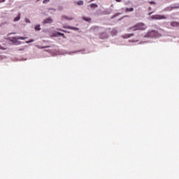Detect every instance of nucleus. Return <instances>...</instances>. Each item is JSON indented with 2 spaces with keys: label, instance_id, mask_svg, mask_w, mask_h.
<instances>
[{
  "label": "nucleus",
  "instance_id": "obj_16",
  "mask_svg": "<svg viewBox=\"0 0 179 179\" xmlns=\"http://www.w3.org/2000/svg\"><path fill=\"white\" fill-rule=\"evenodd\" d=\"M125 12H134V8H126Z\"/></svg>",
  "mask_w": 179,
  "mask_h": 179
},
{
  "label": "nucleus",
  "instance_id": "obj_32",
  "mask_svg": "<svg viewBox=\"0 0 179 179\" xmlns=\"http://www.w3.org/2000/svg\"><path fill=\"white\" fill-rule=\"evenodd\" d=\"M103 15H110V12H105L103 13Z\"/></svg>",
  "mask_w": 179,
  "mask_h": 179
},
{
  "label": "nucleus",
  "instance_id": "obj_22",
  "mask_svg": "<svg viewBox=\"0 0 179 179\" xmlns=\"http://www.w3.org/2000/svg\"><path fill=\"white\" fill-rule=\"evenodd\" d=\"M178 8H179V6H172V7H171L170 10H173V9H178Z\"/></svg>",
  "mask_w": 179,
  "mask_h": 179
},
{
  "label": "nucleus",
  "instance_id": "obj_23",
  "mask_svg": "<svg viewBox=\"0 0 179 179\" xmlns=\"http://www.w3.org/2000/svg\"><path fill=\"white\" fill-rule=\"evenodd\" d=\"M117 16H120V13L115 14L114 15H113L111 17V19H115V17H117Z\"/></svg>",
  "mask_w": 179,
  "mask_h": 179
},
{
  "label": "nucleus",
  "instance_id": "obj_8",
  "mask_svg": "<svg viewBox=\"0 0 179 179\" xmlns=\"http://www.w3.org/2000/svg\"><path fill=\"white\" fill-rule=\"evenodd\" d=\"M95 16H100L101 15H103V13L101 11V10H97L95 13H94Z\"/></svg>",
  "mask_w": 179,
  "mask_h": 179
},
{
  "label": "nucleus",
  "instance_id": "obj_34",
  "mask_svg": "<svg viewBox=\"0 0 179 179\" xmlns=\"http://www.w3.org/2000/svg\"><path fill=\"white\" fill-rule=\"evenodd\" d=\"M61 31H64V33H68V31H66L65 30H61Z\"/></svg>",
  "mask_w": 179,
  "mask_h": 179
},
{
  "label": "nucleus",
  "instance_id": "obj_37",
  "mask_svg": "<svg viewBox=\"0 0 179 179\" xmlns=\"http://www.w3.org/2000/svg\"><path fill=\"white\" fill-rule=\"evenodd\" d=\"M124 17H129V15H126V16H124Z\"/></svg>",
  "mask_w": 179,
  "mask_h": 179
},
{
  "label": "nucleus",
  "instance_id": "obj_30",
  "mask_svg": "<svg viewBox=\"0 0 179 179\" xmlns=\"http://www.w3.org/2000/svg\"><path fill=\"white\" fill-rule=\"evenodd\" d=\"M76 52H80V50L72 52H70L69 54H76Z\"/></svg>",
  "mask_w": 179,
  "mask_h": 179
},
{
  "label": "nucleus",
  "instance_id": "obj_33",
  "mask_svg": "<svg viewBox=\"0 0 179 179\" xmlns=\"http://www.w3.org/2000/svg\"><path fill=\"white\" fill-rule=\"evenodd\" d=\"M0 50H6V48H3V47L0 45Z\"/></svg>",
  "mask_w": 179,
  "mask_h": 179
},
{
  "label": "nucleus",
  "instance_id": "obj_26",
  "mask_svg": "<svg viewBox=\"0 0 179 179\" xmlns=\"http://www.w3.org/2000/svg\"><path fill=\"white\" fill-rule=\"evenodd\" d=\"M50 2V0H43V3H48Z\"/></svg>",
  "mask_w": 179,
  "mask_h": 179
},
{
  "label": "nucleus",
  "instance_id": "obj_39",
  "mask_svg": "<svg viewBox=\"0 0 179 179\" xmlns=\"http://www.w3.org/2000/svg\"><path fill=\"white\" fill-rule=\"evenodd\" d=\"M92 1H94V0H92Z\"/></svg>",
  "mask_w": 179,
  "mask_h": 179
},
{
  "label": "nucleus",
  "instance_id": "obj_10",
  "mask_svg": "<svg viewBox=\"0 0 179 179\" xmlns=\"http://www.w3.org/2000/svg\"><path fill=\"white\" fill-rule=\"evenodd\" d=\"M90 6L91 9H96V8H99V5H97V3H91Z\"/></svg>",
  "mask_w": 179,
  "mask_h": 179
},
{
  "label": "nucleus",
  "instance_id": "obj_20",
  "mask_svg": "<svg viewBox=\"0 0 179 179\" xmlns=\"http://www.w3.org/2000/svg\"><path fill=\"white\" fill-rule=\"evenodd\" d=\"M30 43H34V39H30L29 41H26L27 44H30Z\"/></svg>",
  "mask_w": 179,
  "mask_h": 179
},
{
  "label": "nucleus",
  "instance_id": "obj_13",
  "mask_svg": "<svg viewBox=\"0 0 179 179\" xmlns=\"http://www.w3.org/2000/svg\"><path fill=\"white\" fill-rule=\"evenodd\" d=\"M101 38L104 40V38H107V34L106 33H102L100 36Z\"/></svg>",
  "mask_w": 179,
  "mask_h": 179
},
{
  "label": "nucleus",
  "instance_id": "obj_3",
  "mask_svg": "<svg viewBox=\"0 0 179 179\" xmlns=\"http://www.w3.org/2000/svg\"><path fill=\"white\" fill-rule=\"evenodd\" d=\"M134 30H145V24L138 23L133 27Z\"/></svg>",
  "mask_w": 179,
  "mask_h": 179
},
{
  "label": "nucleus",
  "instance_id": "obj_25",
  "mask_svg": "<svg viewBox=\"0 0 179 179\" xmlns=\"http://www.w3.org/2000/svg\"><path fill=\"white\" fill-rule=\"evenodd\" d=\"M25 22L26 23H31V22L30 21V20H29V18H25Z\"/></svg>",
  "mask_w": 179,
  "mask_h": 179
},
{
  "label": "nucleus",
  "instance_id": "obj_6",
  "mask_svg": "<svg viewBox=\"0 0 179 179\" xmlns=\"http://www.w3.org/2000/svg\"><path fill=\"white\" fill-rule=\"evenodd\" d=\"M64 29H69L70 30H74L75 31H78V30H79V28L78 27H73L68 25L64 26Z\"/></svg>",
  "mask_w": 179,
  "mask_h": 179
},
{
  "label": "nucleus",
  "instance_id": "obj_15",
  "mask_svg": "<svg viewBox=\"0 0 179 179\" xmlns=\"http://www.w3.org/2000/svg\"><path fill=\"white\" fill-rule=\"evenodd\" d=\"M118 33V31H117V29H113L112 30V34L113 36H117V34Z\"/></svg>",
  "mask_w": 179,
  "mask_h": 179
},
{
  "label": "nucleus",
  "instance_id": "obj_24",
  "mask_svg": "<svg viewBox=\"0 0 179 179\" xmlns=\"http://www.w3.org/2000/svg\"><path fill=\"white\" fill-rule=\"evenodd\" d=\"M58 10H64V6H58Z\"/></svg>",
  "mask_w": 179,
  "mask_h": 179
},
{
  "label": "nucleus",
  "instance_id": "obj_21",
  "mask_svg": "<svg viewBox=\"0 0 179 179\" xmlns=\"http://www.w3.org/2000/svg\"><path fill=\"white\" fill-rule=\"evenodd\" d=\"M132 36H134L133 34H129L125 36V38H129V37H132Z\"/></svg>",
  "mask_w": 179,
  "mask_h": 179
},
{
  "label": "nucleus",
  "instance_id": "obj_31",
  "mask_svg": "<svg viewBox=\"0 0 179 179\" xmlns=\"http://www.w3.org/2000/svg\"><path fill=\"white\" fill-rule=\"evenodd\" d=\"M49 10H52L53 12H55V8H49Z\"/></svg>",
  "mask_w": 179,
  "mask_h": 179
},
{
  "label": "nucleus",
  "instance_id": "obj_9",
  "mask_svg": "<svg viewBox=\"0 0 179 179\" xmlns=\"http://www.w3.org/2000/svg\"><path fill=\"white\" fill-rule=\"evenodd\" d=\"M171 26H172V27H179V22H172L171 23Z\"/></svg>",
  "mask_w": 179,
  "mask_h": 179
},
{
  "label": "nucleus",
  "instance_id": "obj_2",
  "mask_svg": "<svg viewBox=\"0 0 179 179\" xmlns=\"http://www.w3.org/2000/svg\"><path fill=\"white\" fill-rule=\"evenodd\" d=\"M157 36V31L152 30V31H148V33L145 34L144 37L153 38V37H156Z\"/></svg>",
  "mask_w": 179,
  "mask_h": 179
},
{
  "label": "nucleus",
  "instance_id": "obj_38",
  "mask_svg": "<svg viewBox=\"0 0 179 179\" xmlns=\"http://www.w3.org/2000/svg\"><path fill=\"white\" fill-rule=\"evenodd\" d=\"M119 20H122V18H120Z\"/></svg>",
  "mask_w": 179,
  "mask_h": 179
},
{
  "label": "nucleus",
  "instance_id": "obj_17",
  "mask_svg": "<svg viewBox=\"0 0 179 179\" xmlns=\"http://www.w3.org/2000/svg\"><path fill=\"white\" fill-rule=\"evenodd\" d=\"M34 29L36 30L37 31H40L41 30V28L40 27V24H37L35 26Z\"/></svg>",
  "mask_w": 179,
  "mask_h": 179
},
{
  "label": "nucleus",
  "instance_id": "obj_36",
  "mask_svg": "<svg viewBox=\"0 0 179 179\" xmlns=\"http://www.w3.org/2000/svg\"><path fill=\"white\" fill-rule=\"evenodd\" d=\"M1 2H5V0H0V3Z\"/></svg>",
  "mask_w": 179,
  "mask_h": 179
},
{
  "label": "nucleus",
  "instance_id": "obj_4",
  "mask_svg": "<svg viewBox=\"0 0 179 179\" xmlns=\"http://www.w3.org/2000/svg\"><path fill=\"white\" fill-rule=\"evenodd\" d=\"M151 19L155 20H161L162 19H167L164 15H154L151 16Z\"/></svg>",
  "mask_w": 179,
  "mask_h": 179
},
{
  "label": "nucleus",
  "instance_id": "obj_5",
  "mask_svg": "<svg viewBox=\"0 0 179 179\" xmlns=\"http://www.w3.org/2000/svg\"><path fill=\"white\" fill-rule=\"evenodd\" d=\"M52 22H54L52 20V18L49 17L48 18L43 20V24H50L52 23Z\"/></svg>",
  "mask_w": 179,
  "mask_h": 179
},
{
  "label": "nucleus",
  "instance_id": "obj_11",
  "mask_svg": "<svg viewBox=\"0 0 179 179\" xmlns=\"http://www.w3.org/2000/svg\"><path fill=\"white\" fill-rule=\"evenodd\" d=\"M99 31V27H92L91 28V31H94V33H97Z\"/></svg>",
  "mask_w": 179,
  "mask_h": 179
},
{
  "label": "nucleus",
  "instance_id": "obj_14",
  "mask_svg": "<svg viewBox=\"0 0 179 179\" xmlns=\"http://www.w3.org/2000/svg\"><path fill=\"white\" fill-rule=\"evenodd\" d=\"M83 20H85V22H92V18L87 17H83Z\"/></svg>",
  "mask_w": 179,
  "mask_h": 179
},
{
  "label": "nucleus",
  "instance_id": "obj_18",
  "mask_svg": "<svg viewBox=\"0 0 179 179\" xmlns=\"http://www.w3.org/2000/svg\"><path fill=\"white\" fill-rule=\"evenodd\" d=\"M77 4L79 5V6H82L83 5V1L80 0L77 2Z\"/></svg>",
  "mask_w": 179,
  "mask_h": 179
},
{
  "label": "nucleus",
  "instance_id": "obj_35",
  "mask_svg": "<svg viewBox=\"0 0 179 179\" xmlns=\"http://www.w3.org/2000/svg\"><path fill=\"white\" fill-rule=\"evenodd\" d=\"M116 1V2H121V1H122V0H115Z\"/></svg>",
  "mask_w": 179,
  "mask_h": 179
},
{
  "label": "nucleus",
  "instance_id": "obj_28",
  "mask_svg": "<svg viewBox=\"0 0 179 179\" xmlns=\"http://www.w3.org/2000/svg\"><path fill=\"white\" fill-rule=\"evenodd\" d=\"M51 46H43L42 48H41L42 50L44 48H50Z\"/></svg>",
  "mask_w": 179,
  "mask_h": 179
},
{
  "label": "nucleus",
  "instance_id": "obj_19",
  "mask_svg": "<svg viewBox=\"0 0 179 179\" xmlns=\"http://www.w3.org/2000/svg\"><path fill=\"white\" fill-rule=\"evenodd\" d=\"M57 34H58V36H61L62 37H64V38H66V37H65V34H64L61 32H58Z\"/></svg>",
  "mask_w": 179,
  "mask_h": 179
},
{
  "label": "nucleus",
  "instance_id": "obj_29",
  "mask_svg": "<svg viewBox=\"0 0 179 179\" xmlns=\"http://www.w3.org/2000/svg\"><path fill=\"white\" fill-rule=\"evenodd\" d=\"M150 5H156V2L155 1H150Z\"/></svg>",
  "mask_w": 179,
  "mask_h": 179
},
{
  "label": "nucleus",
  "instance_id": "obj_1",
  "mask_svg": "<svg viewBox=\"0 0 179 179\" xmlns=\"http://www.w3.org/2000/svg\"><path fill=\"white\" fill-rule=\"evenodd\" d=\"M27 39V37H22V36H18V37H13L10 41L13 43L15 45H19L20 44V42L17 41V40H26Z\"/></svg>",
  "mask_w": 179,
  "mask_h": 179
},
{
  "label": "nucleus",
  "instance_id": "obj_27",
  "mask_svg": "<svg viewBox=\"0 0 179 179\" xmlns=\"http://www.w3.org/2000/svg\"><path fill=\"white\" fill-rule=\"evenodd\" d=\"M171 8H173V6L167 7L166 8H165V10H170Z\"/></svg>",
  "mask_w": 179,
  "mask_h": 179
},
{
  "label": "nucleus",
  "instance_id": "obj_7",
  "mask_svg": "<svg viewBox=\"0 0 179 179\" xmlns=\"http://www.w3.org/2000/svg\"><path fill=\"white\" fill-rule=\"evenodd\" d=\"M73 20V17H68V16H66V15H63V16H62V20Z\"/></svg>",
  "mask_w": 179,
  "mask_h": 179
},
{
  "label": "nucleus",
  "instance_id": "obj_12",
  "mask_svg": "<svg viewBox=\"0 0 179 179\" xmlns=\"http://www.w3.org/2000/svg\"><path fill=\"white\" fill-rule=\"evenodd\" d=\"M20 13H18L17 16L14 18L15 22H19L20 20Z\"/></svg>",
  "mask_w": 179,
  "mask_h": 179
}]
</instances>
